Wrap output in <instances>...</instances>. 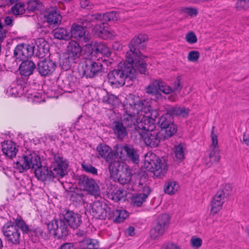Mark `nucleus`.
<instances>
[{
    "label": "nucleus",
    "instance_id": "1",
    "mask_svg": "<svg viewBox=\"0 0 249 249\" xmlns=\"http://www.w3.org/2000/svg\"><path fill=\"white\" fill-rule=\"evenodd\" d=\"M53 161L49 167L41 166L35 170V176L42 182L56 181L67 174L68 164L58 154H53Z\"/></svg>",
    "mask_w": 249,
    "mask_h": 249
},
{
    "label": "nucleus",
    "instance_id": "2",
    "mask_svg": "<svg viewBox=\"0 0 249 249\" xmlns=\"http://www.w3.org/2000/svg\"><path fill=\"white\" fill-rule=\"evenodd\" d=\"M108 82L114 88L124 86L126 82L128 85H132L137 80V72L129 62H120L116 69L110 71L107 75Z\"/></svg>",
    "mask_w": 249,
    "mask_h": 249
},
{
    "label": "nucleus",
    "instance_id": "3",
    "mask_svg": "<svg viewBox=\"0 0 249 249\" xmlns=\"http://www.w3.org/2000/svg\"><path fill=\"white\" fill-rule=\"evenodd\" d=\"M144 167L147 170L152 172L157 178H161L168 170L165 159H160L155 154L151 153L149 157L145 158Z\"/></svg>",
    "mask_w": 249,
    "mask_h": 249
},
{
    "label": "nucleus",
    "instance_id": "4",
    "mask_svg": "<svg viewBox=\"0 0 249 249\" xmlns=\"http://www.w3.org/2000/svg\"><path fill=\"white\" fill-rule=\"evenodd\" d=\"M49 234L57 239H63L69 235V229L67 224L60 216L47 224Z\"/></svg>",
    "mask_w": 249,
    "mask_h": 249
},
{
    "label": "nucleus",
    "instance_id": "5",
    "mask_svg": "<svg viewBox=\"0 0 249 249\" xmlns=\"http://www.w3.org/2000/svg\"><path fill=\"white\" fill-rule=\"evenodd\" d=\"M23 221L22 219H16L15 223L9 222L2 227V231L8 243L13 245H18L20 241V233L19 229L21 227L18 225V222Z\"/></svg>",
    "mask_w": 249,
    "mask_h": 249
},
{
    "label": "nucleus",
    "instance_id": "6",
    "mask_svg": "<svg viewBox=\"0 0 249 249\" xmlns=\"http://www.w3.org/2000/svg\"><path fill=\"white\" fill-rule=\"evenodd\" d=\"M15 164L16 168L20 173L26 171L30 168L35 170L42 166L39 156L35 153L20 157Z\"/></svg>",
    "mask_w": 249,
    "mask_h": 249
},
{
    "label": "nucleus",
    "instance_id": "7",
    "mask_svg": "<svg viewBox=\"0 0 249 249\" xmlns=\"http://www.w3.org/2000/svg\"><path fill=\"white\" fill-rule=\"evenodd\" d=\"M128 105L133 114H141V115L149 116L151 113L152 109L147 101L145 100H141L139 96L131 95L128 100Z\"/></svg>",
    "mask_w": 249,
    "mask_h": 249
},
{
    "label": "nucleus",
    "instance_id": "8",
    "mask_svg": "<svg viewBox=\"0 0 249 249\" xmlns=\"http://www.w3.org/2000/svg\"><path fill=\"white\" fill-rule=\"evenodd\" d=\"M83 75L86 78H92L104 72V67L101 62L92 59H86L82 67Z\"/></svg>",
    "mask_w": 249,
    "mask_h": 249
},
{
    "label": "nucleus",
    "instance_id": "9",
    "mask_svg": "<svg viewBox=\"0 0 249 249\" xmlns=\"http://www.w3.org/2000/svg\"><path fill=\"white\" fill-rule=\"evenodd\" d=\"M148 36L144 34H140L135 36L130 41L128 47L129 51L125 54V56L130 58V56L142 54L141 50L146 48V42L148 41Z\"/></svg>",
    "mask_w": 249,
    "mask_h": 249
},
{
    "label": "nucleus",
    "instance_id": "10",
    "mask_svg": "<svg viewBox=\"0 0 249 249\" xmlns=\"http://www.w3.org/2000/svg\"><path fill=\"white\" fill-rule=\"evenodd\" d=\"M231 191V188L229 184L226 185L223 189L220 190L216 193L211 202V213L212 214H215L222 209L225 199L228 198Z\"/></svg>",
    "mask_w": 249,
    "mask_h": 249
},
{
    "label": "nucleus",
    "instance_id": "11",
    "mask_svg": "<svg viewBox=\"0 0 249 249\" xmlns=\"http://www.w3.org/2000/svg\"><path fill=\"white\" fill-rule=\"evenodd\" d=\"M170 224V216L168 214H162L158 216L156 226L150 231V237L152 239L156 240L162 236Z\"/></svg>",
    "mask_w": 249,
    "mask_h": 249
},
{
    "label": "nucleus",
    "instance_id": "12",
    "mask_svg": "<svg viewBox=\"0 0 249 249\" xmlns=\"http://www.w3.org/2000/svg\"><path fill=\"white\" fill-rule=\"evenodd\" d=\"M90 213L93 217L99 219H109V213L111 212L110 208L105 202L95 201L90 205Z\"/></svg>",
    "mask_w": 249,
    "mask_h": 249
},
{
    "label": "nucleus",
    "instance_id": "13",
    "mask_svg": "<svg viewBox=\"0 0 249 249\" xmlns=\"http://www.w3.org/2000/svg\"><path fill=\"white\" fill-rule=\"evenodd\" d=\"M146 57V56L142 54H135L130 56V58L129 57L125 56L126 60L124 61L130 63L137 73L139 71L141 74L148 75L147 64L144 60Z\"/></svg>",
    "mask_w": 249,
    "mask_h": 249
},
{
    "label": "nucleus",
    "instance_id": "14",
    "mask_svg": "<svg viewBox=\"0 0 249 249\" xmlns=\"http://www.w3.org/2000/svg\"><path fill=\"white\" fill-rule=\"evenodd\" d=\"M18 223V225L21 227V230L23 233L28 234L35 241H38L40 238L44 240L49 239L48 234L45 232L41 228H30L24 221H19Z\"/></svg>",
    "mask_w": 249,
    "mask_h": 249
},
{
    "label": "nucleus",
    "instance_id": "15",
    "mask_svg": "<svg viewBox=\"0 0 249 249\" xmlns=\"http://www.w3.org/2000/svg\"><path fill=\"white\" fill-rule=\"evenodd\" d=\"M76 180L80 187L83 190L89 192V193L94 194L98 193L99 187L95 180L87 176L82 175L77 176L76 177Z\"/></svg>",
    "mask_w": 249,
    "mask_h": 249
},
{
    "label": "nucleus",
    "instance_id": "16",
    "mask_svg": "<svg viewBox=\"0 0 249 249\" xmlns=\"http://www.w3.org/2000/svg\"><path fill=\"white\" fill-rule=\"evenodd\" d=\"M158 115V112L155 109L152 111L149 116L143 115L140 122L137 123L138 129L146 130L148 131H152L155 127L156 120Z\"/></svg>",
    "mask_w": 249,
    "mask_h": 249
},
{
    "label": "nucleus",
    "instance_id": "17",
    "mask_svg": "<svg viewBox=\"0 0 249 249\" xmlns=\"http://www.w3.org/2000/svg\"><path fill=\"white\" fill-rule=\"evenodd\" d=\"M159 90L168 94L172 92V89L160 80L153 81L146 88V92L152 95L157 94Z\"/></svg>",
    "mask_w": 249,
    "mask_h": 249
},
{
    "label": "nucleus",
    "instance_id": "18",
    "mask_svg": "<svg viewBox=\"0 0 249 249\" xmlns=\"http://www.w3.org/2000/svg\"><path fill=\"white\" fill-rule=\"evenodd\" d=\"M68 227L73 229H77L82 223L81 216L78 213L67 210L62 215H60Z\"/></svg>",
    "mask_w": 249,
    "mask_h": 249
},
{
    "label": "nucleus",
    "instance_id": "19",
    "mask_svg": "<svg viewBox=\"0 0 249 249\" xmlns=\"http://www.w3.org/2000/svg\"><path fill=\"white\" fill-rule=\"evenodd\" d=\"M56 67L55 62L53 60L44 59L38 63L36 69L42 76L46 77L51 75L55 70Z\"/></svg>",
    "mask_w": 249,
    "mask_h": 249
},
{
    "label": "nucleus",
    "instance_id": "20",
    "mask_svg": "<svg viewBox=\"0 0 249 249\" xmlns=\"http://www.w3.org/2000/svg\"><path fill=\"white\" fill-rule=\"evenodd\" d=\"M44 18L48 24L53 27L60 25L62 18L56 7H51L46 10L44 13Z\"/></svg>",
    "mask_w": 249,
    "mask_h": 249
},
{
    "label": "nucleus",
    "instance_id": "21",
    "mask_svg": "<svg viewBox=\"0 0 249 249\" xmlns=\"http://www.w3.org/2000/svg\"><path fill=\"white\" fill-rule=\"evenodd\" d=\"M75 235L77 237L83 238L78 241L81 249H97L98 248V242L96 240L87 238L86 231L78 230L75 231Z\"/></svg>",
    "mask_w": 249,
    "mask_h": 249
},
{
    "label": "nucleus",
    "instance_id": "22",
    "mask_svg": "<svg viewBox=\"0 0 249 249\" xmlns=\"http://www.w3.org/2000/svg\"><path fill=\"white\" fill-rule=\"evenodd\" d=\"M145 143L150 147H157L161 140H163L160 132L149 131L143 136Z\"/></svg>",
    "mask_w": 249,
    "mask_h": 249
},
{
    "label": "nucleus",
    "instance_id": "23",
    "mask_svg": "<svg viewBox=\"0 0 249 249\" xmlns=\"http://www.w3.org/2000/svg\"><path fill=\"white\" fill-rule=\"evenodd\" d=\"M127 108H128V110L126 111L127 114L124 115L120 120L127 130L129 128H131L132 130H137V123H139V121L135 117L136 114H133L131 112V111H132V110L130 109L129 106L127 107Z\"/></svg>",
    "mask_w": 249,
    "mask_h": 249
},
{
    "label": "nucleus",
    "instance_id": "24",
    "mask_svg": "<svg viewBox=\"0 0 249 249\" xmlns=\"http://www.w3.org/2000/svg\"><path fill=\"white\" fill-rule=\"evenodd\" d=\"M166 114L169 115L172 118L175 116L187 117L190 112V109L185 107H181L178 106H172L166 105L165 106Z\"/></svg>",
    "mask_w": 249,
    "mask_h": 249
},
{
    "label": "nucleus",
    "instance_id": "25",
    "mask_svg": "<svg viewBox=\"0 0 249 249\" xmlns=\"http://www.w3.org/2000/svg\"><path fill=\"white\" fill-rule=\"evenodd\" d=\"M92 34L95 37H99L103 39H107L113 34L107 28L104 22L96 24L92 29Z\"/></svg>",
    "mask_w": 249,
    "mask_h": 249
},
{
    "label": "nucleus",
    "instance_id": "26",
    "mask_svg": "<svg viewBox=\"0 0 249 249\" xmlns=\"http://www.w3.org/2000/svg\"><path fill=\"white\" fill-rule=\"evenodd\" d=\"M35 56L43 58L49 53V44L43 38H39L36 41Z\"/></svg>",
    "mask_w": 249,
    "mask_h": 249
},
{
    "label": "nucleus",
    "instance_id": "27",
    "mask_svg": "<svg viewBox=\"0 0 249 249\" xmlns=\"http://www.w3.org/2000/svg\"><path fill=\"white\" fill-rule=\"evenodd\" d=\"M87 30L78 24L74 23L71 27L70 35L71 37H73L79 40L84 41L87 42L89 41V38L86 36Z\"/></svg>",
    "mask_w": 249,
    "mask_h": 249
},
{
    "label": "nucleus",
    "instance_id": "28",
    "mask_svg": "<svg viewBox=\"0 0 249 249\" xmlns=\"http://www.w3.org/2000/svg\"><path fill=\"white\" fill-rule=\"evenodd\" d=\"M111 128L115 135L120 140H123L128 135L127 130L120 120L113 121Z\"/></svg>",
    "mask_w": 249,
    "mask_h": 249
},
{
    "label": "nucleus",
    "instance_id": "29",
    "mask_svg": "<svg viewBox=\"0 0 249 249\" xmlns=\"http://www.w3.org/2000/svg\"><path fill=\"white\" fill-rule=\"evenodd\" d=\"M36 68L35 64L33 61L26 59L22 60L19 67V73L25 77H29L33 73Z\"/></svg>",
    "mask_w": 249,
    "mask_h": 249
},
{
    "label": "nucleus",
    "instance_id": "30",
    "mask_svg": "<svg viewBox=\"0 0 249 249\" xmlns=\"http://www.w3.org/2000/svg\"><path fill=\"white\" fill-rule=\"evenodd\" d=\"M124 150L125 152L126 159L134 164H138L140 161L138 150L130 144H125Z\"/></svg>",
    "mask_w": 249,
    "mask_h": 249
},
{
    "label": "nucleus",
    "instance_id": "31",
    "mask_svg": "<svg viewBox=\"0 0 249 249\" xmlns=\"http://www.w3.org/2000/svg\"><path fill=\"white\" fill-rule=\"evenodd\" d=\"M81 50L82 48L79 43L76 41L71 40L69 43L67 53L65 54L79 61Z\"/></svg>",
    "mask_w": 249,
    "mask_h": 249
},
{
    "label": "nucleus",
    "instance_id": "32",
    "mask_svg": "<svg viewBox=\"0 0 249 249\" xmlns=\"http://www.w3.org/2000/svg\"><path fill=\"white\" fill-rule=\"evenodd\" d=\"M132 176L131 170L128 166H126L125 167L122 168V171L119 172L117 177L114 179L115 181H118L120 184H127L131 179Z\"/></svg>",
    "mask_w": 249,
    "mask_h": 249
},
{
    "label": "nucleus",
    "instance_id": "33",
    "mask_svg": "<svg viewBox=\"0 0 249 249\" xmlns=\"http://www.w3.org/2000/svg\"><path fill=\"white\" fill-rule=\"evenodd\" d=\"M128 216V212L124 210H116L111 208V212L109 213V219L112 220L116 223H120Z\"/></svg>",
    "mask_w": 249,
    "mask_h": 249
},
{
    "label": "nucleus",
    "instance_id": "34",
    "mask_svg": "<svg viewBox=\"0 0 249 249\" xmlns=\"http://www.w3.org/2000/svg\"><path fill=\"white\" fill-rule=\"evenodd\" d=\"M78 61L74 58L64 53L60 57L59 66L62 70L67 71L73 67Z\"/></svg>",
    "mask_w": 249,
    "mask_h": 249
},
{
    "label": "nucleus",
    "instance_id": "35",
    "mask_svg": "<svg viewBox=\"0 0 249 249\" xmlns=\"http://www.w3.org/2000/svg\"><path fill=\"white\" fill-rule=\"evenodd\" d=\"M2 151L3 154L12 159L16 156L18 149L16 148L15 143L9 141L4 142L2 144Z\"/></svg>",
    "mask_w": 249,
    "mask_h": 249
},
{
    "label": "nucleus",
    "instance_id": "36",
    "mask_svg": "<svg viewBox=\"0 0 249 249\" xmlns=\"http://www.w3.org/2000/svg\"><path fill=\"white\" fill-rule=\"evenodd\" d=\"M96 149L99 155L106 161L109 162L110 160L113 159L114 154H113L112 149L108 145L100 144L98 145Z\"/></svg>",
    "mask_w": 249,
    "mask_h": 249
},
{
    "label": "nucleus",
    "instance_id": "37",
    "mask_svg": "<svg viewBox=\"0 0 249 249\" xmlns=\"http://www.w3.org/2000/svg\"><path fill=\"white\" fill-rule=\"evenodd\" d=\"M220 151L218 148H213L209 154V156L204 159V162L207 167H210L212 164L217 163L220 159Z\"/></svg>",
    "mask_w": 249,
    "mask_h": 249
},
{
    "label": "nucleus",
    "instance_id": "38",
    "mask_svg": "<svg viewBox=\"0 0 249 249\" xmlns=\"http://www.w3.org/2000/svg\"><path fill=\"white\" fill-rule=\"evenodd\" d=\"M177 131V126L174 122H172L167 127H165L162 129H160L161 136H162L163 140L168 139L174 135Z\"/></svg>",
    "mask_w": 249,
    "mask_h": 249
},
{
    "label": "nucleus",
    "instance_id": "39",
    "mask_svg": "<svg viewBox=\"0 0 249 249\" xmlns=\"http://www.w3.org/2000/svg\"><path fill=\"white\" fill-rule=\"evenodd\" d=\"M109 162L108 166L109 172L110 177L114 179L117 177L119 172L122 171V168L124 167L120 166V162L119 161L111 160H109Z\"/></svg>",
    "mask_w": 249,
    "mask_h": 249
},
{
    "label": "nucleus",
    "instance_id": "40",
    "mask_svg": "<svg viewBox=\"0 0 249 249\" xmlns=\"http://www.w3.org/2000/svg\"><path fill=\"white\" fill-rule=\"evenodd\" d=\"M53 34L55 38L59 40H69L71 38L70 32L66 28H57L53 31Z\"/></svg>",
    "mask_w": 249,
    "mask_h": 249
},
{
    "label": "nucleus",
    "instance_id": "41",
    "mask_svg": "<svg viewBox=\"0 0 249 249\" xmlns=\"http://www.w3.org/2000/svg\"><path fill=\"white\" fill-rule=\"evenodd\" d=\"M43 3L39 0H30L27 2L26 10L29 12L41 11L44 10Z\"/></svg>",
    "mask_w": 249,
    "mask_h": 249
},
{
    "label": "nucleus",
    "instance_id": "42",
    "mask_svg": "<svg viewBox=\"0 0 249 249\" xmlns=\"http://www.w3.org/2000/svg\"><path fill=\"white\" fill-rule=\"evenodd\" d=\"M139 176L140 177V180L138 183V190L142 192V193H140L141 195H146L147 198L151 192V189L149 186L142 181V178L143 177L145 178L144 174L142 172L140 173Z\"/></svg>",
    "mask_w": 249,
    "mask_h": 249
},
{
    "label": "nucleus",
    "instance_id": "43",
    "mask_svg": "<svg viewBox=\"0 0 249 249\" xmlns=\"http://www.w3.org/2000/svg\"><path fill=\"white\" fill-rule=\"evenodd\" d=\"M119 19L118 14L116 12L111 11L104 14H101V21L107 22L116 21Z\"/></svg>",
    "mask_w": 249,
    "mask_h": 249
},
{
    "label": "nucleus",
    "instance_id": "44",
    "mask_svg": "<svg viewBox=\"0 0 249 249\" xmlns=\"http://www.w3.org/2000/svg\"><path fill=\"white\" fill-rule=\"evenodd\" d=\"M174 122L173 118L169 115L164 114L158 119L157 124L158 126L162 129L165 127H167L172 122Z\"/></svg>",
    "mask_w": 249,
    "mask_h": 249
},
{
    "label": "nucleus",
    "instance_id": "45",
    "mask_svg": "<svg viewBox=\"0 0 249 249\" xmlns=\"http://www.w3.org/2000/svg\"><path fill=\"white\" fill-rule=\"evenodd\" d=\"M126 196V193L123 189L114 190L109 194V198L115 202L120 201Z\"/></svg>",
    "mask_w": 249,
    "mask_h": 249
},
{
    "label": "nucleus",
    "instance_id": "46",
    "mask_svg": "<svg viewBox=\"0 0 249 249\" xmlns=\"http://www.w3.org/2000/svg\"><path fill=\"white\" fill-rule=\"evenodd\" d=\"M71 199L72 201H81L83 200L84 195L81 189L78 188L74 189L73 191H70L69 194Z\"/></svg>",
    "mask_w": 249,
    "mask_h": 249
},
{
    "label": "nucleus",
    "instance_id": "47",
    "mask_svg": "<svg viewBox=\"0 0 249 249\" xmlns=\"http://www.w3.org/2000/svg\"><path fill=\"white\" fill-rule=\"evenodd\" d=\"M178 188V185L175 181H169L165 184L164 192L170 195L174 194Z\"/></svg>",
    "mask_w": 249,
    "mask_h": 249
},
{
    "label": "nucleus",
    "instance_id": "48",
    "mask_svg": "<svg viewBox=\"0 0 249 249\" xmlns=\"http://www.w3.org/2000/svg\"><path fill=\"white\" fill-rule=\"evenodd\" d=\"M25 5L22 2H17L11 8V11L15 15H20L25 13Z\"/></svg>",
    "mask_w": 249,
    "mask_h": 249
},
{
    "label": "nucleus",
    "instance_id": "49",
    "mask_svg": "<svg viewBox=\"0 0 249 249\" xmlns=\"http://www.w3.org/2000/svg\"><path fill=\"white\" fill-rule=\"evenodd\" d=\"M103 101L106 104L114 106L118 103V98L113 94H107L106 96L103 97Z\"/></svg>",
    "mask_w": 249,
    "mask_h": 249
},
{
    "label": "nucleus",
    "instance_id": "50",
    "mask_svg": "<svg viewBox=\"0 0 249 249\" xmlns=\"http://www.w3.org/2000/svg\"><path fill=\"white\" fill-rule=\"evenodd\" d=\"M175 154L176 157L180 160L184 159V147L182 143H179L175 147Z\"/></svg>",
    "mask_w": 249,
    "mask_h": 249
},
{
    "label": "nucleus",
    "instance_id": "51",
    "mask_svg": "<svg viewBox=\"0 0 249 249\" xmlns=\"http://www.w3.org/2000/svg\"><path fill=\"white\" fill-rule=\"evenodd\" d=\"M146 196L141 195L140 194L136 195L132 199V203L134 206L139 207L142 205V203L145 200Z\"/></svg>",
    "mask_w": 249,
    "mask_h": 249
},
{
    "label": "nucleus",
    "instance_id": "52",
    "mask_svg": "<svg viewBox=\"0 0 249 249\" xmlns=\"http://www.w3.org/2000/svg\"><path fill=\"white\" fill-rule=\"evenodd\" d=\"M23 47L24 44H20L17 46L14 51V56L20 60H23Z\"/></svg>",
    "mask_w": 249,
    "mask_h": 249
},
{
    "label": "nucleus",
    "instance_id": "53",
    "mask_svg": "<svg viewBox=\"0 0 249 249\" xmlns=\"http://www.w3.org/2000/svg\"><path fill=\"white\" fill-rule=\"evenodd\" d=\"M125 147V144L123 145L117 146L115 152L113 153L114 156L119 157L120 159H124L126 158L125 152L124 150Z\"/></svg>",
    "mask_w": 249,
    "mask_h": 249
},
{
    "label": "nucleus",
    "instance_id": "54",
    "mask_svg": "<svg viewBox=\"0 0 249 249\" xmlns=\"http://www.w3.org/2000/svg\"><path fill=\"white\" fill-rule=\"evenodd\" d=\"M83 169L87 173H91L93 175L97 174V170L92 165L89 163L83 162L82 165Z\"/></svg>",
    "mask_w": 249,
    "mask_h": 249
},
{
    "label": "nucleus",
    "instance_id": "55",
    "mask_svg": "<svg viewBox=\"0 0 249 249\" xmlns=\"http://www.w3.org/2000/svg\"><path fill=\"white\" fill-rule=\"evenodd\" d=\"M238 10H246L249 8V0H238L236 3Z\"/></svg>",
    "mask_w": 249,
    "mask_h": 249
},
{
    "label": "nucleus",
    "instance_id": "56",
    "mask_svg": "<svg viewBox=\"0 0 249 249\" xmlns=\"http://www.w3.org/2000/svg\"><path fill=\"white\" fill-rule=\"evenodd\" d=\"M190 243L193 248L198 249L202 245V240L199 237L193 236L191 239Z\"/></svg>",
    "mask_w": 249,
    "mask_h": 249
},
{
    "label": "nucleus",
    "instance_id": "57",
    "mask_svg": "<svg viewBox=\"0 0 249 249\" xmlns=\"http://www.w3.org/2000/svg\"><path fill=\"white\" fill-rule=\"evenodd\" d=\"M199 57V53L197 51H191L188 55L187 58L190 62H196Z\"/></svg>",
    "mask_w": 249,
    "mask_h": 249
},
{
    "label": "nucleus",
    "instance_id": "58",
    "mask_svg": "<svg viewBox=\"0 0 249 249\" xmlns=\"http://www.w3.org/2000/svg\"><path fill=\"white\" fill-rule=\"evenodd\" d=\"M78 23L79 25L82 26L85 29L90 28L92 26V24L89 22L86 17L79 18Z\"/></svg>",
    "mask_w": 249,
    "mask_h": 249
},
{
    "label": "nucleus",
    "instance_id": "59",
    "mask_svg": "<svg viewBox=\"0 0 249 249\" xmlns=\"http://www.w3.org/2000/svg\"><path fill=\"white\" fill-rule=\"evenodd\" d=\"M100 53L103 55L109 57L111 55V52L109 48L103 44L100 43Z\"/></svg>",
    "mask_w": 249,
    "mask_h": 249
},
{
    "label": "nucleus",
    "instance_id": "60",
    "mask_svg": "<svg viewBox=\"0 0 249 249\" xmlns=\"http://www.w3.org/2000/svg\"><path fill=\"white\" fill-rule=\"evenodd\" d=\"M185 39L190 44H194L197 42V37L195 34L192 32L186 34Z\"/></svg>",
    "mask_w": 249,
    "mask_h": 249
},
{
    "label": "nucleus",
    "instance_id": "61",
    "mask_svg": "<svg viewBox=\"0 0 249 249\" xmlns=\"http://www.w3.org/2000/svg\"><path fill=\"white\" fill-rule=\"evenodd\" d=\"M182 88V84L181 82L180 76H178L174 82V89H172V91H180Z\"/></svg>",
    "mask_w": 249,
    "mask_h": 249
},
{
    "label": "nucleus",
    "instance_id": "62",
    "mask_svg": "<svg viewBox=\"0 0 249 249\" xmlns=\"http://www.w3.org/2000/svg\"><path fill=\"white\" fill-rule=\"evenodd\" d=\"M89 22L91 23L94 21H101V14L96 13L86 16Z\"/></svg>",
    "mask_w": 249,
    "mask_h": 249
},
{
    "label": "nucleus",
    "instance_id": "63",
    "mask_svg": "<svg viewBox=\"0 0 249 249\" xmlns=\"http://www.w3.org/2000/svg\"><path fill=\"white\" fill-rule=\"evenodd\" d=\"M182 13H186L190 16H196L197 14V11L195 8L190 7H184L181 9Z\"/></svg>",
    "mask_w": 249,
    "mask_h": 249
},
{
    "label": "nucleus",
    "instance_id": "64",
    "mask_svg": "<svg viewBox=\"0 0 249 249\" xmlns=\"http://www.w3.org/2000/svg\"><path fill=\"white\" fill-rule=\"evenodd\" d=\"M80 4L82 8L88 10L92 9L94 6L89 0H81Z\"/></svg>",
    "mask_w": 249,
    "mask_h": 249
}]
</instances>
